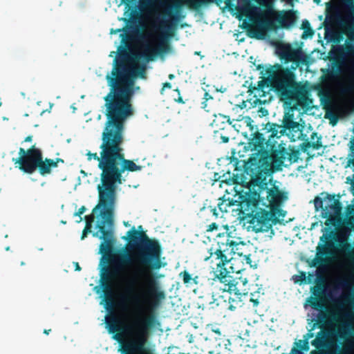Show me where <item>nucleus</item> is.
<instances>
[{"mask_svg":"<svg viewBox=\"0 0 354 354\" xmlns=\"http://www.w3.org/2000/svg\"><path fill=\"white\" fill-rule=\"evenodd\" d=\"M308 98L307 100V105L304 107H306L309 106ZM292 107L290 108L288 111L284 113L281 124H278L276 123L268 122V130L272 131V136H277V138H281V136H283L287 132L290 133H299L302 131L303 127L299 124V122L295 121V115L293 113L294 109H297V107L300 106H294L291 104Z\"/></svg>","mask_w":354,"mask_h":354,"instance_id":"f8f14e48","label":"nucleus"},{"mask_svg":"<svg viewBox=\"0 0 354 354\" xmlns=\"http://www.w3.org/2000/svg\"><path fill=\"white\" fill-rule=\"evenodd\" d=\"M301 57H299L298 62H292V64L291 65L290 68L284 67V66H283V68L289 69L296 76V74L295 73V71L299 66V64L301 63Z\"/></svg>","mask_w":354,"mask_h":354,"instance_id":"2f4dec72","label":"nucleus"},{"mask_svg":"<svg viewBox=\"0 0 354 354\" xmlns=\"http://www.w3.org/2000/svg\"><path fill=\"white\" fill-rule=\"evenodd\" d=\"M349 256L351 259H354V248L349 252Z\"/></svg>","mask_w":354,"mask_h":354,"instance_id":"8fccbe9b","label":"nucleus"},{"mask_svg":"<svg viewBox=\"0 0 354 354\" xmlns=\"http://www.w3.org/2000/svg\"><path fill=\"white\" fill-rule=\"evenodd\" d=\"M335 194H326V196L324 198L326 204L325 205L324 209L330 211L332 214L335 215H341L342 209V203L339 198H335Z\"/></svg>","mask_w":354,"mask_h":354,"instance_id":"f3484780","label":"nucleus"},{"mask_svg":"<svg viewBox=\"0 0 354 354\" xmlns=\"http://www.w3.org/2000/svg\"><path fill=\"white\" fill-rule=\"evenodd\" d=\"M293 279L295 283H297L299 284L306 283V274L305 272H301L299 274H297L293 276Z\"/></svg>","mask_w":354,"mask_h":354,"instance_id":"cd10ccee","label":"nucleus"},{"mask_svg":"<svg viewBox=\"0 0 354 354\" xmlns=\"http://www.w3.org/2000/svg\"><path fill=\"white\" fill-rule=\"evenodd\" d=\"M218 227V225L216 223H212L209 225H207V232H212L214 230H217Z\"/></svg>","mask_w":354,"mask_h":354,"instance_id":"4c0bfd02","label":"nucleus"},{"mask_svg":"<svg viewBox=\"0 0 354 354\" xmlns=\"http://www.w3.org/2000/svg\"><path fill=\"white\" fill-rule=\"evenodd\" d=\"M122 30H123V29H118V30H116V32H120V31H122Z\"/></svg>","mask_w":354,"mask_h":354,"instance_id":"680f3d73","label":"nucleus"},{"mask_svg":"<svg viewBox=\"0 0 354 354\" xmlns=\"http://www.w3.org/2000/svg\"><path fill=\"white\" fill-rule=\"evenodd\" d=\"M223 142H227L229 140L227 137H222Z\"/></svg>","mask_w":354,"mask_h":354,"instance_id":"4d7b16f0","label":"nucleus"},{"mask_svg":"<svg viewBox=\"0 0 354 354\" xmlns=\"http://www.w3.org/2000/svg\"><path fill=\"white\" fill-rule=\"evenodd\" d=\"M276 53L284 64L298 62L302 52L299 48H294L290 44L279 43L276 46Z\"/></svg>","mask_w":354,"mask_h":354,"instance_id":"4468645a","label":"nucleus"},{"mask_svg":"<svg viewBox=\"0 0 354 354\" xmlns=\"http://www.w3.org/2000/svg\"><path fill=\"white\" fill-rule=\"evenodd\" d=\"M275 212H276V214H278L279 216H284V215H285V214L283 213V211L282 209H281V212H279L277 210Z\"/></svg>","mask_w":354,"mask_h":354,"instance_id":"09e8293b","label":"nucleus"},{"mask_svg":"<svg viewBox=\"0 0 354 354\" xmlns=\"http://www.w3.org/2000/svg\"><path fill=\"white\" fill-rule=\"evenodd\" d=\"M171 88V83L169 82H165L162 85V90H161V93H162V91L165 88Z\"/></svg>","mask_w":354,"mask_h":354,"instance_id":"c03bdc74","label":"nucleus"},{"mask_svg":"<svg viewBox=\"0 0 354 354\" xmlns=\"http://www.w3.org/2000/svg\"><path fill=\"white\" fill-rule=\"evenodd\" d=\"M81 267L80 266L79 263H75V270H77V271H80L81 270Z\"/></svg>","mask_w":354,"mask_h":354,"instance_id":"864d4df0","label":"nucleus"},{"mask_svg":"<svg viewBox=\"0 0 354 354\" xmlns=\"http://www.w3.org/2000/svg\"><path fill=\"white\" fill-rule=\"evenodd\" d=\"M174 91L178 93V97L175 98V101L179 104H185V102L183 100V97L180 95V92L178 88L174 89Z\"/></svg>","mask_w":354,"mask_h":354,"instance_id":"c9c22d12","label":"nucleus"},{"mask_svg":"<svg viewBox=\"0 0 354 354\" xmlns=\"http://www.w3.org/2000/svg\"><path fill=\"white\" fill-rule=\"evenodd\" d=\"M32 140V136H28L24 139V142H31Z\"/></svg>","mask_w":354,"mask_h":354,"instance_id":"de8ad7c7","label":"nucleus"},{"mask_svg":"<svg viewBox=\"0 0 354 354\" xmlns=\"http://www.w3.org/2000/svg\"><path fill=\"white\" fill-rule=\"evenodd\" d=\"M174 77H175V76H174V74H169V76H168V77H169V80H172V79H174Z\"/></svg>","mask_w":354,"mask_h":354,"instance_id":"13d9d810","label":"nucleus"},{"mask_svg":"<svg viewBox=\"0 0 354 354\" xmlns=\"http://www.w3.org/2000/svg\"><path fill=\"white\" fill-rule=\"evenodd\" d=\"M328 316L333 318V319H335V315L334 313H329L327 314L326 313L322 312L320 314V315L319 316L318 320H317V324H319V328H322V326H324V324L326 322V319Z\"/></svg>","mask_w":354,"mask_h":354,"instance_id":"a878e982","label":"nucleus"},{"mask_svg":"<svg viewBox=\"0 0 354 354\" xmlns=\"http://www.w3.org/2000/svg\"><path fill=\"white\" fill-rule=\"evenodd\" d=\"M124 225H125V226H128V225H129V224H128V223H127H127H126V222H124Z\"/></svg>","mask_w":354,"mask_h":354,"instance_id":"e2e57ef3","label":"nucleus"},{"mask_svg":"<svg viewBox=\"0 0 354 354\" xmlns=\"http://www.w3.org/2000/svg\"><path fill=\"white\" fill-rule=\"evenodd\" d=\"M322 216L326 218L325 221L326 226H335L339 221L340 215H335L330 211L324 209V212H322Z\"/></svg>","mask_w":354,"mask_h":354,"instance_id":"5701e85b","label":"nucleus"},{"mask_svg":"<svg viewBox=\"0 0 354 354\" xmlns=\"http://www.w3.org/2000/svg\"><path fill=\"white\" fill-rule=\"evenodd\" d=\"M257 69L261 71L263 80L257 86L249 87V92L254 96L265 95L266 88L270 87L286 104L305 106L307 105L308 90L305 85L297 80L295 76L289 69L284 68L280 64H275L266 68L259 64Z\"/></svg>","mask_w":354,"mask_h":354,"instance_id":"7ed1b4c3","label":"nucleus"},{"mask_svg":"<svg viewBox=\"0 0 354 354\" xmlns=\"http://www.w3.org/2000/svg\"><path fill=\"white\" fill-rule=\"evenodd\" d=\"M233 241L230 234L227 232L219 233L215 239V243L213 245H221Z\"/></svg>","mask_w":354,"mask_h":354,"instance_id":"393cba45","label":"nucleus"},{"mask_svg":"<svg viewBox=\"0 0 354 354\" xmlns=\"http://www.w3.org/2000/svg\"><path fill=\"white\" fill-rule=\"evenodd\" d=\"M326 12L324 26L326 29H328L329 26H332L334 22L339 19L340 17L339 9L336 4L330 2L326 4Z\"/></svg>","mask_w":354,"mask_h":354,"instance_id":"dca6fc26","label":"nucleus"},{"mask_svg":"<svg viewBox=\"0 0 354 354\" xmlns=\"http://www.w3.org/2000/svg\"><path fill=\"white\" fill-rule=\"evenodd\" d=\"M315 138H317L316 142H310L306 140L304 142L301 144V147L303 151H306L308 148L310 147L313 148L314 149H319L322 147L321 138L317 137V133L313 132L310 136V139L313 140Z\"/></svg>","mask_w":354,"mask_h":354,"instance_id":"412c9836","label":"nucleus"},{"mask_svg":"<svg viewBox=\"0 0 354 354\" xmlns=\"http://www.w3.org/2000/svg\"><path fill=\"white\" fill-rule=\"evenodd\" d=\"M325 118L330 120V124L335 126L339 120V113L340 111V106L335 102H327L324 104Z\"/></svg>","mask_w":354,"mask_h":354,"instance_id":"2eb2a0df","label":"nucleus"},{"mask_svg":"<svg viewBox=\"0 0 354 354\" xmlns=\"http://www.w3.org/2000/svg\"><path fill=\"white\" fill-rule=\"evenodd\" d=\"M214 1V0H174L171 4L167 6L164 12L169 19L160 21L159 28L161 30V35L158 44L153 48H147L142 56L149 62L153 60L156 55H163L171 50L169 39L175 34L177 22L180 19L179 15L184 5L196 10Z\"/></svg>","mask_w":354,"mask_h":354,"instance_id":"39448f33","label":"nucleus"},{"mask_svg":"<svg viewBox=\"0 0 354 354\" xmlns=\"http://www.w3.org/2000/svg\"><path fill=\"white\" fill-rule=\"evenodd\" d=\"M325 262V259L322 257H318L316 259L314 260L313 266H316L318 265H322Z\"/></svg>","mask_w":354,"mask_h":354,"instance_id":"58836bf2","label":"nucleus"},{"mask_svg":"<svg viewBox=\"0 0 354 354\" xmlns=\"http://www.w3.org/2000/svg\"><path fill=\"white\" fill-rule=\"evenodd\" d=\"M302 28L304 30L303 38L305 37L304 34L309 36H312L314 34V31L311 29L310 23L308 21H303Z\"/></svg>","mask_w":354,"mask_h":354,"instance_id":"c85d7f7f","label":"nucleus"},{"mask_svg":"<svg viewBox=\"0 0 354 354\" xmlns=\"http://www.w3.org/2000/svg\"><path fill=\"white\" fill-rule=\"evenodd\" d=\"M85 220H86V225H88L89 224V227H91V224H92V223L94 221V216H93V214L86 216H85Z\"/></svg>","mask_w":354,"mask_h":354,"instance_id":"e433bc0d","label":"nucleus"},{"mask_svg":"<svg viewBox=\"0 0 354 354\" xmlns=\"http://www.w3.org/2000/svg\"><path fill=\"white\" fill-rule=\"evenodd\" d=\"M109 83L112 88L104 97L106 120L102 133L100 156L91 151L86 153L88 160H97L102 171V184L97 186L99 202L93 209V212L102 209L100 213L102 220L97 225L98 232L93 235L102 240L100 252L104 264L100 278L103 295H113V282L120 276L124 266L130 263L135 266L132 283L137 284L145 281L140 274L142 270L153 276V270H158L166 265L161 259L162 248L159 241L149 239L145 232L137 231L135 227L127 232L128 237H124L129 240V250L131 252L112 254L115 241L113 216L117 185L125 180L122 176L125 171H140L142 167L125 158L122 147L125 121L133 114L131 90L129 87L118 85L113 77L109 79Z\"/></svg>","mask_w":354,"mask_h":354,"instance_id":"f257e3e1","label":"nucleus"},{"mask_svg":"<svg viewBox=\"0 0 354 354\" xmlns=\"http://www.w3.org/2000/svg\"><path fill=\"white\" fill-rule=\"evenodd\" d=\"M91 232V227H89V224L88 225H86L83 231H82V236H81V239L83 240L84 239L86 236H87V234L88 233Z\"/></svg>","mask_w":354,"mask_h":354,"instance_id":"72a5a7b5","label":"nucleus"},{"mask_svg":"<svg viewBox=\"0 0 354 354\" xmlns=\"http://www.w3.org/2000/svg\"><path fill=\"white\" fill-rule=\"evenodd\" d=\"M138 228H139V229H142V225H140V226L138 227Z\"/></svg>","mask_w":354,"mask_h":354,"instance_id":"0e129e2a","label":"nucleus"},{"mask_svg":"<svg viewBox=\"0 0 354 354\" xmlns=\"http://www.w3.org/2000/svg\"><path fill=\"white\" fill-rule=\"evenodd\" d=\"M59 162H62V163H64V161L63 159L60 158H55V160H53V163H54V167H57L58 166V163Z\"/></svg>","mask_w":354,"mask_h":354,"instance_id":"79ce46f5","label":"nucleus"},{"mask_svg":"<svg viewBox=\"0 0 354 354\" xmlns=\"http://www.w3.org/2000/svg\"><path fill=\"white\" fill-rule=\"evenodd\" d=\"M286 159L290 163L297 162L299 159V151L292 150L291 152H288L285 147L272 151H265L261 154L259 160V168H261V170L265 171L266 173L281 171Z\"/></svg>","mask_w":354,"mask_h":354,"instance_id":"9d476101","label":"nucleus"},{"mask_svg":"<svg viewBox=\"0 0 354 354\" xmlns=\"http://www.w3.org/2000/svg\"><path fill=\"white\" fill-rule=\"evenodd\" d=\"M245 257L246 262L248 263H251V259L250 257V255H246V256H245Z\"/></svg>","mask_w":354,"mask_h":354,"instance_id":"603ef678","label":"nucleus"},{"mask_svg":"<svg viewBox=\"0 0 354 354\" xmlns=\"http://www.w3.org/2000/svg\"><path fill=\"white\" fill-rule=\"evenodd\" d=\"M332 236H333V232L330 231L329 235L324 234L321 236L320 241H326L328 239H330Z\"/></svg>","mask_w":354,"mask_h":354,"instance_id":"a19ab883","label":"nucleus"},{"mask_svg":"<svg viewBox=\"0 0 354 354\" xmlns=\"http://www.w3.org/2000/svg\"><path fill=\"white\" fill-rule=\"evenodd\" d=\"M214 120L213 121V124L216 127H219L220 129H225V124H232V120H230V117L229 115H226L222 113L214 114Z\"/></svg>","mask_w":354,"mask_h":354,"instance_id":"4be33fe9","label":"nucleus"},{"mask_svg":"<svg viewBox=\"0 0 354 354\" xmlns=\"http://www.w3.org/2000/svg\"><path fill=\"white\" fill-rule=\"evenodd\" d=\"M145 281L140 282L139 291L132 297L133 301L144 306L148 315L131 326H124L116 315H111L106 318V324L110 334H113V339L122 343L126 335H133L134 338L126 342L122 348L124 354H152L145 347L149 330L157 322L155 312L164 299V292L158 290V286L153 276H143Z\"/></svg>","mask_w":354,"mask_h":354,"instance_id":"f03ea898","label":"nucleus"},{"mask_svg":"<svg viewBox=\"0 0 354 354\" xmlns=\"http://www.w3.org/2000/svg\"><path fill=\"white\" fill-rule=\"evenodd\" d=\"M301 342H302V341L299 340V343L297 344V346L300 348V349H298V348H296L294 347L292 348L290 354H301V349L304 350V351L308 350L309 347H308V342L304 341L303 345H301ZM283 354H284V353H283Z\"/></svg>","mask_w":354,"mask_h":354,"instance_id":"bb28decb","label":"nucleus"},{"mask_svg":"<svg viewBox=\"0 0 354 354\" xmlns=\"http://www.w3.org/2000/svg\"><path fill=\"white\" fill-rule=\"evenodd\" d=\"M239 245L235 241H231L225 244L212 245L208 250L209 256L204 258V261L211 264H214V279H217L223 286L220 288L223 292H227L231 295L229 297L230 310L236 309L234 303L238 304L242 301V297L248 295V292L244 286L248 283L246 278L233 277L230 272L227 270L226 266L229 264L230 259L227 255L235 253L234 248Z\"/></svg>","mask_w":354,"mask_h":354,"instance_id":"20e7f679","label":"nucleus"},{"mask_svg":"<svg viewBox=\"0 0 354 354\" xmlns=\"http://www.w3.org/2000/svg\"><path fill=\"white\" fill-rule=\"evenodd\" d=\"M86 211V207L84 206H82L77 211V212L75 213L76 216H80L82 214L84 213Z\"/></svg>","mask_w":354,"mask_h":354,"instance_id":"37998d69","label":"nucleus"},{"mask_svg":"<svg viewBox=\"0 0 354 354\" xmlns=\"http://www.w3.org/2000/svg\"><path fill=\"white\" fill-rule=\"evenodd\" d=\"M346 3H351L352 4V2H353V0H344Z\"/></svg>","mask_w":354,"mask_h":354,"instance_id":"052dcab7","label":"nucleus"},{"mask_svg":"<svg viewBox=\"0 0 354 354\" xmlns=\"http://www.w3.org/2000/svg\"><path fill=\"white\" fill-rule=\"evenodd\" d=\"M50 331H51L50 329H44V333L46 334V335H48Z\"/></svg>","mask_w":354,"mask_h":354,"instance_id":"6e6d98bb","label":"nucleus"},{"mask_svg":"<svg viewBox=\"0 0 354 354\" xmlns=\"http://www.w3.org/2000/svg\"><path fill=\"white\" fill-rule=\"evenodd\" d=\"M353 13H354V7L353 8Z\"/></svg>","mask_w":354,"mask_h":354,"instance_id":"774afa93","label":"nucleus"},{"mask_svg":"<svg viewBox=\"0 0 354 354\" xmlns=\"http://www.w3.org/2000/svg\"><path fill=\"white\" fill-rule=\"evenodd\" d=\"M52 168H55L53 159L46 158L44 160L42 156L37 167L39 173L45 176L51 173Z\"/></svg>","mask_w":354,"mask_h":354,"instance_id":"6ab92c4d","label":"nucleus"},{"mask_svg":"<svg viewBox=\"0 0 354 354\" xmlns=\"http://www.w3.org/2000/svg\"><path fill=\"white\" fill-rule=\"evenodd\" d=\"M243 120H244L245 122L247 124V126L250 127V129L251 131H253L254 126H253L252 123L254 122V121L252 120V119L249 116H246V117L243 118Z\"/></svg>","mask_w":354,"mask_h":354,"instance_id":"f704fd0d","label":"nucleus"},{"mask_svg":"<svg viewBox=\"0 0 354 354\" xmlns=\"http://www.w3.org/2000/svg\"><path fill=\"white\" fill-rule=\"evenodd\" d=\"M324 230L327 231V230H328V229L326 227V228H324Z\"/></svg>","mask_w":354,"mask_h":354,"instance_id":"338daca9","label":"nucleus"},{"mask_svg":"<svg viewBox=\"0 0 354 354\" xmlns=\"http://www.w3.org/2000/svg\"><path fill=\"white\" fill-rule=\"evenodd\" d=\"M239 200L243 217L248 220L255 232H268L272 228L275 218L272 211L263 207L259 184L255 182V178L247 191L239 193Z\"/></svg>","mask_w":354,"mask_h":354,"instance_id":"423d86ee","label":"nucleus"},{"mask_svg":"<svg viewBox=\"0 0 354 354\" xmlns=\"http://www.w3.org/2000/svg\"><path fill=\"white\" fill-rule=\"evenodd\" d=\"M42 151L36 147L35 145L28 149L20 147L19 157L13 158L12 162L16 167L26 174H33L36 170L39 160L42 156Z\"/></svg>","mask_w":354,"mask_h":354,"instance_id":"9b49d317","label":"nucleus"},{"mask_svg":"<svg viewBox=\"0 0 354 354\" xmlns=\"http://www.w3.org/2000/svg\"><path fill=\"white\" fill-rule=\"evenodd\" d=\"M324 201H325V200L320 197H318V196L315 198V201H314L315 207L317 210H318L319 209H322V212H324V206H325V205H324Z\"/></svg>","mask_w":354,"mask_h":354,"instance_id":"c756f323","label":"nucleus"},{"mask_svg":"<svg viewBox=\"0 0 354 354\" xmlns=\"http://www.w3.org/2000/svg\"><path fill=\"white\" fill-rule=\"evenodd\" d=\"M213 332L218 334L219 336L221 335V333L219 328L213 329Z\"/></svg>","mask_w":354,"mask_h":354,"instance_id":"3c124183","label":"nucleus"},{"mask_svg":"<svg viewBox=\"0 0 354 354\" xmlns=\"http://www.w3.org/2000/svg\"><path fill=\"white\" fill-rule=\"evenodd\" d=\"M122 1L125 2L126 5H127V6H129V2H130V1H129V0H122Z\"/></svg>","mask_w":354,"mask_h":354,"instance_id":"bf43d9fd","label":"nucleus"},{"mask_svg":"<svg viewBox=\"0 0 354 354\" xmlns=\"http://www.w3.org/2000/svg\"><path fill=\"white\" fill-rule=\"evenodd\" d=\"M219 201H219L218 203L217 204V207L219 209V210L222 212H227L226 208L227 206L229 207L230 205V203H228L225 205V202L226 201L222 200L221 198H219Z\"/></svg>","mask_w":354,"mask_h":354,"instance_id":"7c9ffc66","label":"nucleus"},{"mask_svg":"<svg viewBox=\"0 0 354 354\" xmlns=\"http://www.w3.org/2000/svg\"><path fill=\"white\" fill-rule=\"evenodd\" d=\"M337 72L331 71L328 73L326 77L330 80H334L337 77Z\"/></svg>","mask_w":354,"mask_h":354,"instance_id":"ea45409f","label":"nucleus"},{"mask_svg":"<svg viewBox=\"0 0 354 354\" xmlns=\"http://www.w3.org/2000/svg\"><path fill=\"white\" fill-rule=\"evenodd\" d=\"M255 182L259 183L261 192V200H263V207L268 210L272 211L275 218L273 222L277 224L279 218L276 216V211L281 212L280 209L283 202L287 200V194L279 189L278 186L272 185L269 187V183L266 176H263L261 173H259L255 176Z\"/></svg>","mask_w":354,"mask_h":354,"instance_id":"1a4fd4ad","label":"nucleus"},{"mask_svg":"<svg viewBox=\"0 0 354 354\" xmlns=\"http://www.w3.org/2000/svg\"><path fill=\"white\" fill-rule=\"evenodd\" d=\"M261 5L266 8L262 13L263 18L259 19L256 24L249 26L248 28V35L252 38L263 39L266 30H276L278 28H289L297 21L296 10H275L270 3Z\"/></svg>","mask_w":354,"mask_h":354,"instance_id":"0eeeda50","label":"nucleus"},{"mask_svg":"<svg viewBox=\"0 0 354 354\" xmlns=\"http://www.w3.org/2000/svg\"><path fill=\"white\" fill-rule=\"evenodd\" d=\"M342 248L345 249H351V246L348 244L346 240L342 241Z\"/></svg>","mask_w":354,"mask_h":354,"instance_id":"a18cd8bd","label":"nucleus"},{"mask_svg":"<svg viewBox=\"0 0 354 354\" xmlns=\"http://www.w3.org/2000/svg\"><path fill=\"white\" fill-rule=\"evenodd\" d=\"M179 276L182 278L183 283L187 288H194V290H195L194 286L198 285L200 282L198 275L192 277L187 270L181 272Z\"/></svg>","mask_w":354,"mask_h":354,"instance_id":"aec40b11","label":"nucleus"},{"mask_svg":"<svg viewBox=\"0 0 354 354\" xmlns=\"http://www.w3.org/2000/svg\"><path fill=\"white\" fill-rule=\"evenodd\" d=\"M128 59V53L127 50L123 48L119 53L118 57L115 58L114 59V66L111 71V75H107L106 80L108 82L109 86L111 87L110 91L112 88V86L110 85L109 79L111 77L115 78L117 84L120 86H127L129 87L131 90V97L133 94V80L130 78L129 75L136 77L139 76L140 78L146 77V66L145 65L138 64L137 63L134 64L132 68H129L127 64Z\"/></svg>","mask_w":354,"mask_h":354,"instance_id":"6e6552de","label":"nucleus"},{"mask_svg":"<svg viewBox=\"0 0 354 354\" xmlns=\"http://www.w3.org/2000/svg\"><path fill=\"white\" fill-rule=\"evenodd\" d=\"M21 266L24 265V263L22 261V262L21 263Z\"/></svg>","mask_w":354,"mask_h":354,"instance_id":"69168bd1","label":"nucleus"},{"mask_svg":"<svg viewBox=\"0 0 354 354\" xmlns=\"http://www.w3.org/2000/svg\"><path fill=\"white\" fill-rule=\"evenodd\" d=\"M268 122L261 129L262 132L258 131L252 133V138L250 140L249 144L252 147L254 150L259 153L258 165L261 158V154L265 151H272L277 144L275 139L277 136H272V131L268 130Z\"/></svg>","mask_w":354,"mask_h":354,"instance_id":"ddd939ff","label":"nucleus"},{"mask_svg":"<svg viewBox=\"0 0 354 354\" xmlns=\"http://www.w3.org/2000/svg\"><path fill=\"white\" fill-rule=\"evenodd\" d=\"M214 105V99L213 96L208 92L205 91L204 97H203V101L201 102V108L203 109L205 111L209 112L211 111Z\"/></svg>","mask_w":354,"mask_h":354,"instance_id":"b1692460","label":"nucleus"},{"mask_svg":"<svg viewBox=\"0 0 354 354\" xmlns=\"http://www.w3.org/2000/svg\"><path fill=\"white\" fill-rule=\"evenodd\" d=\"M122 39V43H125V41H126V38H127V35H124V34H122L121 35Z\"/></svg>","mask_w":354,"mask_h":354,"instance_id":"5fc2aeb1","label":"nucleus"},{"mask_svg":"<svg viewBox=\"0 0 354 354\" xmlns=\"http://www.w3.org/2000/svg\"><path fill=\"white\" fill-rule=\"evenodd\" d=\"M313 294L315 297H310L309 299L310 306L315 309L320 310L324 308L322 295L324 289L321 286H316L313 288Z\"/></svg>","mask_w":354,"mask_h":354,"instance_id":"a211bd4d","label":"nucleus"},{"mask_svg":"<svg viewBox=\"0 0 354 354\" xmlns=\"http://www.w3.org/2000/svg\"><path fill=\"white\" fill-rule=\"evenodd\" d=\"M206 209L208 210L212 214L213 216L216 218L218 217V213L217 212L216 208L215 207H212V206H209L207 208L203 207L201 209V212H204Z\"/></svg>","mask_w":354,"mask_h":354,"instance_id":"473e14b6","label":"nucleus"},{"mask_svg":"<svg viewBox=\"0 0 354 354\" xmlns=\"http://www.w3.org/2000/svg\"><path fill=\"white\" fill-rule=\"evenodd\" d=\"M250 301L253 303L254 306H257L259 304V301L257 299L250 298Z\"/></svg>","mask_w":354,"mask_h":354,"instance_id":"49530a36","label":"nucleus"}]
</instances>
